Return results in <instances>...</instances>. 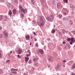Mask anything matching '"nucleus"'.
I'll return each mask as SVG.
<instances>
[{
  "mask_svg": "<svg viewBox=\"0 0 75 75\" xmlns=\"http://www.w3.org/2000/svg\"><path fill=\"white\" fill-rule=\"evenodd\" d=\"M44 23H41L39 22L38 23V25L39 26H40L41 27H42V26H43V25H44Z\"/></svg>",
  "mask_w": 75,
  "mask_h": 75,
  "instance_id": "10",
  "label": "nucleus"
},
{
  "mask_svg": "<svg viewBox=\"0 0 75 75\" xmlns=\"http://www.w3.org/2000/svg\"><path fill=\"white\" fill-rule=\"evenodd\" d=\"M33 33L34 34V35H35V32H33Z\"/></svg>",
  "mask_w": 75,
  "mask_h": 75,
  "instance_id": "35",
  "label": "nucleus"
},
{
  "mask_svg": "<svg viewBox=\"0 0 75 75\" xmlns=\"http://www.w3.org/2000/svg\"><path fill=\"white\" fill-rule=\"evenodd\" d=\"M33 70H34V69H35V68H33Z\"/></svg>",
  "mask_w": 75,
  "mask_h": 75,
  "instance_id": "47",
  "label": "nucleus"
},
{
  "mask_svg": "<svg viewBox=\"0 0 75 75\" xmlns=\"http://www.w3.org/2000/svg\"><path fill=\"white\" fill-rule=\"evenodd\" d=\"M33 5H35V3H34V2H33Z\"/></svg>",
  "mask_w": 75,
  "mask_h": 75,
  "instance_id": "42",
  "label": "nucleus"
},
{
  "mask_svg": "<svg viewBox=\"0 0 75 75\" xmlns=\"http://www.w3.org/2000/svg\"><path fill=\"white\" fill-rule=\"evenodd\" d=\"M30 35H28L25 36V39L26 40H30Z\"/></svg>",
  "mask_w": 75,
  "mask_h": 75,
  "instance_id": "9",
  "label": "nucleus"
},
{
  "mask_svg": "<svg viewBox=\"0 0 75 75\" xmlns=\"http://www.w3.org/2000/svg\"><path fill=\"white\" fill-rule=\"evenodd\" d=\"M17 56H18V57H20V55H17Z\"/></svg>",
  "mask_w": 75,
  "mask_h": 75,
  "instance_id": "46",
  "label": "nucleus"
},
{
  "mask_svg": "<svg viewBox=\"0 0 75 75\" xmlns=\"http://www.w3.org/2000/svg\"><path fill=\"white\" fill-rule=\"evenodd\" d=\"M63 62H66V60H64L63 61Z\"/></svg>",
  "mask_w": 75,
  "mask_h": 75,
  "instance_id": "44",
  "label": "nucleus"
},
{
  "mask_svg": "<svg viewBox=\"0 0 75 75\" xmlns=\"http://www.w3.org/2000/svg\"><path fill=\"white\" fill-rule=\"evenodd\" d=\"M4 36L5 38H7L8 35V34L7 32H6V31H4Z\"/></svg>",
  "mask_w": 75,
  "mask_h": 75,
  "instance_id": "5",
  "label": "nucleus"
},
{
  "mask_svg": "<svg viewBox=\"0 0 75 75\" xmlns=\"http://www.w3.org/2000/svg\"><path fill=\"white\" fill-rule=\"evenodd\" d=\"M67 41H71V39L70 38H68L67 39Z\"/></svg>",
  "mask_w": 75,
  "mask_h": 75,
  "instance_id": "29",
  "label": "nucleus"
},
{
  "mask_svg": "<svg viewBox=\"0 0 75 75\" xmlns=\"http://www.w3.org/2000/svg\"><path fill=\"white\" fill-rule=\"evenodd\" d=\"M3 18V16H0V20H2Z\"/></svg>",
  "mask_w": 75,
  "mask_h": 75,
  "instance_id": "26",
  "label": "nucleus"
},
{
  "mask_svg": "<svg viewBox=\"0 0 75 75\" xmlns=\"http://www.w3.org/2000/svg\"><path fill=\"white\" fill-rule=\"evenodd\" d=\"M63 15L64 16H66V13L65 12L63 13Z\"/></svg>",
  "mask_w": 75,
  "mask_h": 75,
  "instance_id": "32",
  "label": "nucleus"
},
{
  "mask_svg": "<svg viewBox=\"0 0 75 75\" xmlns=\"http://www.w3.org/2000/svg\"><path fill=\"white\" fill-rule=\"evenodd\" d=\"M38 54H44V52L43 50H42L40 49L38 51Z\"/></svg>",
  "mask_w": 75,
  "mask_h": 75,
  "instance_id": "7",
  "label": "nucleus"
},
{
  "mask_svg": "<svg viewBox=\"0 0 75 75\" xmlns=\"http://www.w3.org/2000/svg\"><path fill=\"white\" fill-rule=\"evenodd\" d=\"M69 42V43L70 44H73V43L72 42Z\"/></svg>",
  "mask_w": 75,
  "mask_h": 75,
  "instance_id": "33",
  "label": "nucleus"
},
{
  "mask_svg": "<svg viewBox=\"0 0 75 75\" xmlns=\"http://www.w3.org/2000/svg\"><path fill=\"white\" fill-rule=\"evenodd\" d=\"M31 55V54H26V56L27 57H29V56H30Z\"/></svg>",
  "mask_w": 75,
  "mask_h": 75,
  "instance_id": "31",
  "label": "nucleus"
},
{
  "mask_svg": "<svg viewBox=\"0 0 75 75\" xmlns=\"http://www.w3.org/2000/svg\"><path fill=\"white\" fill-rule=\"evenodd\" d=\"M3 34H0V38H3Z\"/></svg>",
  "mask_w": 75,
  "mask_h": 75,
  "instance_id": "23",
  "label": "nucleus"
},
{
  "mask_svg": "<svg viewBox=\"0 0 75 75\" xmlns=\"http://www.w3.org/2000/svg\"><path fill=\"white\" fill-rule=\"evenodd\" d=\"M72 75H75V74L74 73H73L72 74Z\"/></svg>",
  "mask_w": 75,
  "mask_h": 75,
  "instance_id": "41",
  "label": "nucleus"
},
{
  "mask_svg": "<svg viewBox=\"0 0 75 75\" xmlns=\"http://www.w3.org/2000/svg\"><path fill=\"white\" fill-rule=\"evenodd\" d=\"M2 29V28L0 26V30H1Z\"/></svg>",
  "mask_w": 75,
  "mask_h": 75,
  "instance_id": "40",
  "label": "nucleus"
},
{
  "mask_svg": "<svg viewBox=\"0 0 75 75\" xmlns=\"http://www.w3.org/2000/svg\"><path fill=\"white\" fill-rule=\"evenodd\" d=\"M12 51H10V54H12Z\"/></svg>",
  "mask_w": 75,
  "mask_h": 75,
  "instance_id": "39",
  "label": "nucleus"
},
{
  "mask_svg": "<svg viewBox=\"0 0 75 75\" xmlns=\"http://www.w3.org/2000/svg\"><path fill=\"white\" fill-rule=\"evenodd\" d=\"M11 73L12 74H14V75H16V74H17V72L16 71H11Z\"/></svg>",
  "mask_w": 75,
  "mask_h": 75,
  "instance_id": "14",
  "label": "nucleus"
},
{
  "mask_svg": "<svg viewBox=\"0 0 75 75\" xmlns=\"http://www.w3.org/2000/svg\"><path fill=\"white\" fill-rule=\"evenodd\" d=\"M19 8L21 10V11H23V13H24L25 14L26 13H27V10H26V9H24L23 8H22V6H21L20 5L19 6Z\"/></svg>",
  "mask_w": 75,
  "mask_h": 75,
  "instance_id": "1",
  "label": "nucleus"
},
{
  "mask_svg": "<svg viewBox=\"0 0 75 75\" xmlns=\"http://www.w3.org/2000/svg\"><path fill=\"white\" fill-rule=\"evenodd\" d=\"M48 59L50 62H52V61H53V58L52 57H50L48 58Z\"/></svg>",
  "mask_w": 75,
  "mask_h": 75,
  "instance_id": "8",
  "label": "nucleus"
},
{
  "mask_svg": "<svg viewBox=\"0 0 75 75\" xmlns=\"http://www.w3.org/2000/svg\"><path fill=\"white\" fill-rule=\"evenodd\" d=\"M1 53H0V58H1Z\"/></svg>",
  "mask_w": 75,
  "mask_h": 75,
  "instance_id": "45",
  "label": "nucleus"
},
{
  "mask_svg": "<svg viewBox=\"0 0 75 75\" xmlns=\"http://www.w3.org/2000/svg\"><path fill=\"white\" fill-rule=\"evenodd\" d=\"M64 3H68V0H64Z\"/></svg>",
  "mask_w": 75,
  "mask_h": 75,
  "instance_id": "22",
  "label": "nucleus"
},
{
  "mask_svg": "<svg viewBox=\"0 0 75 75\" xmlns=\"http://www.w3.org/2000/svg\"><path fill=\"white\" fill-rule=\"evenodd\" d=\"M50 67V65L49 66H48V67Z\"/></svg>",
  "mask_w": 75,
  "mask_h": 75,
  "instance_id": "53",
  "label": "nucleus"
},
{
  "mask_svg": "<svg viewBox=\"0 0 75 75\" xmlns=\"http://www.w3.org/2000/svg\"><path fill=\"white\" fill-rule=\"evenodd\" d=\"M35 66H38V63H36L35 64Z\"/></svg>",
  "mask_w": 75,
  "mask_h": 75,
  "instance_id": "25",
  "label": "nucleus"
},
{
  "mask_svg": "<svg viewBox=\"0 0 75 75\" xmlns=\"http://www.w3.org/2000/svg\"><path fill=\"white\" fill-rule=\"evenodd\" d=\"M40 20L43 23H45V19H44V18L43 16H42L40 17Z\"/></svg>",
  "mask_w": 75,
  "mask_h": 75,
  "instance_id": "3",
  "label": "nucleus"
},
{
  "mask_svg": "<svg viewBox=\"0 0 75 75\" xmlns=\"http://www.w3.org/2000/svg\"><path fill=\"white\" fill-rule=\"evenodd\" d=\"M21 16L22 18H23V17H24V14H23V13H21Z\"/></svg>",
  "mask_w": 75,
  "mask_h": 75,
  "instance_id": "24",
  "label": "nucleus"
},
{
  "mask_svg": "<svg viewBox=\"0 0 75 75\" xmlns=\"http://www.w3.org/2000/svg\"><path fill=\"white\" fill-rule=\"evenodd\" d=\"M58 17L59 18H61V17H62V16L61 14H59Z\"/></svg>",
  "mask_w": 75,
  "mask_h": 75,
  "instance_id": "19",
  "label": "nucleus"
},
{
  "mask_svg": "<svg viewBox=\"0 0 75 75\" xmlns=\"http://www.w3.org/2000/svg\"><path fill=\"white\" fill-rule=\"evenodd\" d=\"M16 9H15L13 11V13L14 14H16Z\"/></svg>",
  "mask_w": 75,
  "mask_h": 75,
  "instance_id": "18",
  "label": "nucleus"
},
{
  "mask_svg": "<svg viewBox=\"0 0 75 75\" xmlns=\"http://www.w3.org/2000/svg\"><path fill=\"white\" fill-rule=\"evenodd\" d=\"M75 68V64H74L73 65L72 67V69H74Z\"/></svg>",
  "mask_w": 75,
  "mask_h": 75,
  "instance_id": "21",
  "label": "nucleus"
},
{
  "mask_svg": "<svg viewBox=\"0 0 75 75\" xmlns=\"http://www.w3.org/2000/svg\"><path fill=\"white\" fill-rule=\"evenodd\" d=\"M68 20V17H67L66 18H63V20Z\"/></svg>",
  "mask_w": 75,
  "mask_h": 75,
  "instance_id": "17",
  "label": "nucleus"
},
{
  "mask_svg": "<svg viewBox=\"0 0 75 75\" xmlns=\"http://www.w3.org/2000/svg\"><path fill=\"white\" fill-rule=\"evenodd\" d=\"M64 67H65V66H63Z\"/></svg>",
  "mask_w": 75,
  "mask_h": 75,
  "instance_id": "55",
  "label": "nucleus"
},
{
  "mask_svg": "<svg viewBox=\"0 0 75 75\" xmlns=\"http://www.w3.org/2000/svg\"><path fill=\"white\" fill-rule=\"evenodd\" d=\"M38 43H37L36 44V47H38Z\"/></svg>",
  "mask_w": 75,
  "mask_h": 75,
  "instance_id": "34",
  "label": "nucleus"
},
{
  "mask_svg": "<svg viewBox=\"0 0 75 75\" xmlns=\"http://www.w3.org/2000/svg\"><path fill=\"white\" fill-rule=\"evenodd\" d=\"M55 30L54 29H53L52 31L51 32L52 34H54V33H55Z\"/></svg>",
  "mask_w": 75,
  "mask_h": 75,
  "instance_id": "15",
  "label": "nucleus"
},
{
  "mask_svg": "<svg viewBox=\"0 0 75 75\" xmlns=\"http://www.w3.org/2000/svg\"><path fill=\"white\" fill-rule=\"evenodd\" d=\"M34 40H35V41H37V39L35 38V39H34Z\"/></svg>",
  "mask_w": 75,
  "mask_h": 75,
  "instance_id": "38",
  "label": "nucleus"
},
{
  "mask_svg": "<svg viewBox=\"0 0 75 75\" xmlns=\"http://www.w3.org/2000/svg\"><path fill=\"white\" fill-rule=\"evenodd\" d=\"M22 52V49H19L17 50V54H21Z\"/></svg>",
  "mask_w": 75,
  "mask_h": 75,
  "instance_id": "6",
  "label": "nucleus"
},
{
  "mask_svg": "<svg viewBox=\"0 0 75 75\" xmlns=\"http://www.w3.org/2000/svg\"><path fill=\"white\" fill-rule=\"evenodd\" d=\"M63 44H65V42H63Z\"/></svg>",
  "mask_w": 75,
  "mask_h": 75,
  "instance_id": "37",
  "label": "nucleus"
},
{
  "mask_svg": "<svg viewBox=\"0 0 75 75\" xmlns=\"http://www.w3.org/2000/svg\"><path fill=\"white\" fill-rule=\"evenodd\" d=\"M29 64H31V60L30 59L29 60L28 62Z\"/></svg>",
  "mask_w": 75,
  "mask_h": 75,
  "instance_id": "28",
  "label": "nucleus"
},
{
  "mask_svg": "<svg viewBox=\"0 0 75 75\" xmlns=\"http://www.w3.org/2000/svg\"><path fill=\"white\" fill-rule=\"evenodd\" d=\"M25 62H28V61L29 60V58L27 57H25Z\"/></svg>",
  "mask_w": 75,
  "mask_h": 75,
  "instance_id": "11",
  "label": "nucleus"
},
{
  "mask_svg": "<svg viewBox=\"0 0 75 75\" xmlns=\"http://www.w3.org/2000/svg\"><path fill=\"white\" fill-rule=\"evenodd\" d=\"M9 60H7V61H6V62L7 63H8V62H9Z\"/></svg>",
  "mask_w": 75,
  "mask_h": 75,
  "instance_id": "36",
  "label": "nucleus"
},
{
  "mask_svg": "<svg viewBox=\"0 0 75 75\" xmlns=\"http://www.w3.org/2000/svg\"><path fill=\"white\" fill-rule=\"evenodd\" d=\"M19 1L20 2H21L22 1V0H19Z\"/></svg>",
  "mask_w": 75,
  "mask_h": 75,
  "instance_id": "43",
  "label": "nucleus"
},
{
  "mask_svg": "<svg viewBox=\"0 0 75 75\" xmlns=\"http://www.w3.org/2000/svg\"><path fill=\"white\" fill-rule=\"evenodd\" d=\"M55 69L58 70V69H61V64L60 63H59L58 64L57 66H56L55 67Z\"/></svg>",
  "mask_w": 75,
  "mask_h": 75,
  "instance_id": "2",
  "label": "nucleus"
},
{
  "mask_svg": "<svg viewBox=\"0 0 75 75\" xmlns=\"http://www.w3.org/2000/svg\"><path fill=\"white\" fill-rule=\"evenodd\" d=\"M18 69H14L12 68L11 69V71H17Z\"/></svg>",
  "mask_w": 75,
  "mask_h": 75,
  "instance_id": "12",
  "label": "nucleus"
},
{
  "mask_svg": "<svg viewBox=\"0 0 75 75\" xmlns=\"http://www.w3.org/2000/svg\"><path fill=\"white\" fill-rule=\"evenodd\" d=\"M33 22H34V21H33Z\"/></svg>",
  "mask_w": 75,
  "mask_h": 75,
  "instance_id": "56",
  "label": "nucleus"
},
{
  "mask_svg": "<svg viewBox=\"0 0 75 75\" xmlns=\"http://www.w3.org/2000/svg\"><path fill=\"white\" fill-rule=\"evenodd\" d=\"M9 15H10V16H11V14H12V12H11V11H10L9 12Z\"/></svg>",
  "mask_w": 75,
  "mask_h": 75,
  "instance_id": "20",
  "label": "nucleus"
},
{
  "mask_svg": "<svg viewBox=\"0 0 75 75\" xmlns=\"http://www.w3.org/2000/svg\"><path fill=\"white\" fill-rule=\"evenodd\" d=\"M28 52L29 53V54H31V52H30V50H29L28 51Z\"/></svg>",
  "mask_w": 75,
  "mask_h": 75,
  "instance_id": "30",
  "label": "nucleus"
},
{
  "mask_svg": "<svg viewBox=\"0 0 75 75\" xmlns=\"http://www.w3.org/2000/svg\"><path fill=\"white\" fill-rule=\"evenodd\" d=\"M32 38H33V37H31V39H32Z\"/></svg>",
  "mask_w": 75,
  "mask_h": 75,
  "instance_id": "51",
  "label": "nucleus"
},
{
  "mask_svg": "<svg viewBox=\"0 0 75 75\" xmlns=\"http://www.w3.org/2000/svg\"><path fill=\"white\" fill-rule=\"evenodd\" d=\"M37 59L35 58L33 59V61H37Z\"/></svg>",
  "mask_w": 75,
  "mask_h": 75,
  "instance_id": "27",
  "label": "nucleus"
},
{
  "mask_svg": "<svg viewBox=\"0 0 75 75\" xmlns=\"http://www.w3.org/2000/svg\"><path fill=\"white\" fill-rule=\"evenodd\" d=\"M19 57L20 58H21V57L19 56Z\"/></svg>",
  "mask_w": 75,
  "mask_h": 75,
  "instance_id": "52",
  "label": "nucleus"
},
{
  "mask_svg": "<svg viewBox=\"0 0 75 75\" xmlns=\"http://www.w3.org/2000/svg\"><path fill=\"white\" fill-rule=\"evenodd\" d=\"M14 52H13V54H14Z\"/></svg>",
  "mask_w": 75,
  "mask_h": 75,
  "instance_id": "54",
  "label": "nucleus"
},
{
  "mask_svg": "<svg viewBox=\"0 0 75 75\" xmlns=\"http://www.w3.org/2000/svg\"><path fill=\"white\" fill-rule=\"evenodd\" d=\"M32 44H31V42H30V45H31Z\"/></svg>",
  "mask_w": 75,
  "mask_h": 75,
  "instance_id": "49",
  "label": "nucleus"
},
{
  "mask_svg": "<svg viewBox=\"0 0 75 75\" xmlns=\"http://www.w3.org/2000/svg\"><path fill=\"white\" fill-rule=\"evenodd\" d=\"M55 25H54V28H55Z\"/></svg>",
  "mask_w": 75,
  "mask_h": 75,
  "instance_id": "50",
  "label": "nucleus"
},
{
  "mask_svg": "<svg viewBox=\"0 0 75 75\" xmlns=\"http://www.w3.org/2000/svg\"><path fill=\"white\" fill-rule=\"evenodd\" d=\"M74 40H75V39L73 38H72L71 39V42H74Z\"/></svg>",
  "mask_w": 75,
  "mask_h": 75,
  "instance_id": "16",
  "label": "nucleus"
},
{
  "mask_svg": "<svg viewBox=\"0 0 75 75\" xmlns=\"http://www.w3.org/2000/svg\"><path fill=\"white\" fill-rule=\"evenodd\" d=\"M61 6V4H57V7L58 8H59Z\"/></svg>",
  "mask_w": 75,
  "mask_h": 75,
  "instance_id": "13",
  "label": "nucleus"
},
{
  "mask_svg": "<svg viewBox=\"0 0 75 75\" xmlns=\"http://www.w3.org/2000/svg\"><path fill=\"white\" fill-rule=\"evenodd\" d=\"M0 0L1 1H2V2H3V1H4V0Z\"/></svg>",
  "mask_w": 75,
  "mask_h": 75,
  "instance_id": "48",
  "label": "nucleus"
},
{
  "mask_svg": "<svg viewBox=\"0 0 75 75\" xmlns=\"http://www.w3.org/2000/svg\"><path fill=\"white\" fill-rule=\"evenodd\" d=\"M54 18V16L52 15H51L50 16L47 18V20H49V21H51L52 20V19H53Z\"/></svg>",
  "mask_w": 75,
  "mask_h": 75,
  "instance_id": "4",
  "label": "nucleus"
}]
</instances>
